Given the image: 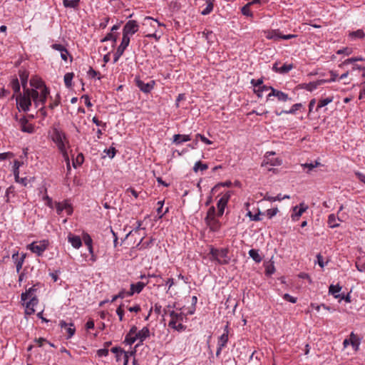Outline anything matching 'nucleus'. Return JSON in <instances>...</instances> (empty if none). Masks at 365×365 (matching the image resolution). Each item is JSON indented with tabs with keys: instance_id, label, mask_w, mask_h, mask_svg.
<instances>
[{
	"instance_id": "nucleus-37",
	"label": "nucleus",
	"mask_w": 365,
	"mask_h": 365,
	"mask_svg": "<svg viewBox=\"0 0 365 365\" xmlns=\"http://www.w3.org/2000/svg\"><path fill=\"white\" fill-rule=\"evenodd\" d=\"M251 6V4H247L241 9V13L242 15L248 17H253V13L250 11V8Z\"/></svg>"
},
{
	"instance_id": "nucleus-29",
	"label": "nucleus",
	"mask_w": 365,
	"mask_h": 365,
	"mask_svg": "<svg viewBox=\"0 0 365 365\" xmlns=\"http://www.w3.org/2000/svg\"><path fill=\"white\" fill-rule=\"evenodd\" d=\"M338 221H341L339 217H336L335 215L331 214L329 215L328 224L330 227H336L339 226Z\"/></svg>"
},
{
	"instance_id": "nucleus-21",
	"label": "nucleus",
	"mask_w": 365,
	"mask_h": 365,
	"mask_svg": "<svg viewBox=\"0 0 365 365\" xmlns=\"http://www.w3.org/2000/svg\"><path fill=\"white\" fill-rule=\"evenodd\" d=\"M270 91L271 92L267 96L268 98L271 96H274L281 101H287L289 99L287 94L282 91L276 90L272 87H270Z\"/></svg>"
},
{
	"instance_id": "nucleus-34",
	"label": "nucleus",
	"mask_w": 365,
	"mask_h": 365,
	"mask_svg": "<svg viewBox=\"0 0 365 365\" xmlns=\"http://www.w3.org/2000/svg\"><path fill=\"white\" fill-rule=\"evenodd\" d=\"M208 168V166L205 163H201V161H197L195 163L193 167V170L195 173H197L198 171H204Z\"/></svg>"
},
{
	"instance_id": "nucleus-42",
	"label": "nucleus",
	"mask_w": 365,
	"mask_h": 365,
	"mask_svg": "<svg viewBox=\"0 0 365 365\" xmlns=\"http://www.w3.org/2000/svg\"><path fill=\"white\" fill-rule=\"evenodd\" d=\"M93 122L98 126L97 133L99 135H101L102 134L101 128H103L104 127H106V123L99 120L96 117H93Z\"/></svg>"
},
{
	"instance_id": "nucleus-9",
	"label": "nucleus",
	"mask_w": 365,
	"mask_h": 365,
	"mask_svg": "<svg viewBox=\"0 0 365 365\" xmlns=\"http://www.w3.org/2000/svg\"><path fill=\"white\" fill-rule=\"evenodd\" d=\"M139 29L136 21L130 20L126 22L123 29V37H130V35L135 34Z\"/></svg>"
},
{
	"instance_id": "nucleus-46",
	"label": "nucleus",
	"mask_w": 365,
	"mask_h": 365,
	"mask_svg": "<svg viewBox=\"0 0 365 365\" xmlns=\"http://www.w3.org/2000/svg\"><path fill=\"white\" fill-rule=\"evenodd\" d=\"M126 293H127V291L121 290L118 294L113 296V297L110 300V302H114L119 298L123 299L125 297H127L128 296H127Z\"/></svg>"
},
{
	"instance_id": "nucleus-11",
	"label": "nucleus",
	"mask_w": 365,
	"mask_h": 365,
	"mask_svg": "<svg viewBox=\"0 0 365 365\" xmlns=\"http://www.w3.org/2000/svg\"><path fill=\"white\" fill-rule=\"evenodd\" d=\"M135 82L137 87L145 93H150L153 89L155 85V81H150L148 83H144L138 76L135 78Z\"/></svg>"
},
{
	"instance_id": "nucleus-26",
	"label": "nucleus",
	"mask_w": 365,
	"mask_h": 365,
	"mask_svg": "<svg viewBox=\"0 0 365 365\" xmlns=\"http://www.w3.org/2000/svg\"><path fill=\"white\" fill-rule=\"evenodd\" d=\"M350 344L352 346L355 351L359 349L360 345V339L354 332H351L349 336Z\"/></svg>"
},
{
	"instance_id": "nucleus-23",
	"label": "nucleus",
	"mask_w": 365,
	"mask_h": 365,
	"mask_svg": "<svg viewBox=\"0 0 365 365\" xmlns=\"http://www.w3.org/2000/svg\"><path fill=\"white\" fill-rule=\"evenodd\" d=\"M228 335H229V325L227 324L224 327L223 334L220 335L218 338L217 346H220L221 347L226 346L228 342Z\"/></svg>"
},
{
	"instance_id": "nucleus-4",
	"label": "nucleus",
	"mask_w": 365,
	"mask_h": 365,
	"mask_svg": "<svg viewBox=\"0 0 365 365\" xmlns=\"http://www.w3.org/2000/svg\"><path fill=\"white\" fill-rule=\"evenodd\" d=\"M210 254L212 255V260L217 261L218 264H227L230 262L227 249H216L212 247L210 250Z\"/></svg>"
},
{
	"instance_id": "nucleus-7",
	"label": "nucleus",
	"mask_w": 365,
	"mask_h": 365,
	"mask_svg": "<svg viewBox=\"0 0 365 365\" xmlns=\"http://www.w3.org/2000/svg\"><path fill=\"white\" fill-rule=\"evenodd\" d=\"M275 155V153L273 151H268L265 153L264 156L263 161L262 163V167H274L279 166L282 163V160L278 158H274L273 156Z\"/></svg>"
},
{
	"instance_id": "nucleus-44",
	"label": "nucleus",
	"mask_w": 365,
	"mask_h": 365,
	"mask_svg": "<svg viewBox=\"0 0 365 365\" xmlns=\"http://www.w3.org/2000/svg\"><path fill=\"white\" fill-rule=\"evenodd\" d=\"M135 336V335L127 334L125 338L124 343H125L127 345H132L137 341Z\"/></svg>"
},
{
	"instance_id": "nucleus-62",
	"label": "nucleus",
	"mask_w": 365,
	"mask_h": 365,
	"mask_svg": "<svg viewBox=\"0 0 365 365\" xmlns=\"http://www.w3.org/2000/svg\"><path fill=\"white\" fill-rule=\"evenodd\" d=\"M191 138H173V143L175 145H179L182 142H187L190 140Z\"/></svg>"
},
{
	"instance_id": "nucleus-24",
	"label": "nucleus",
	"mask_w": 365,
	"mask_h": 365,
	"mask_svg": "<svg viewBox=\"0 0 365 365\" xmlns=\"http://www.w3.org/2000/svg\"><path fill=\"white\" fill-rule=\"evenodd\" d=\"M342 289V287L340 286L339 284L334 285L331 284L329 287V294L332 295L335 299H339L341 293V291Z\"/></svg>"
},
{
	"instance_id": "nucleus-55",
	"label": "nucleus",
	"mask_w": 365,
	"mask_h": 365,
	"mask_svg": "<svg viewBox=\"0 0 365 365\" xmlns=\"http://www.w3.org/2000/svg\"><path fill=\"white\" fill-rule=\"evenodd\" d=\"M352 52V49L351 48H344L343 49H339L337 51V54H345L346 56L351 54Z\"/></svg>"
},
{
	"instance_id": "nucleus-10",
	"label": "nucleus",
	"mask_w": 365,
	"mask_h": 365,
	"mask_svg": "<svg viewBox=\"0 0 365 365\" xmlns=\"http://www.w3.org/2000/svg\"><path fill=\"white\" fill-rule=\"evenodd\" d=\"M231 197L230 192H226L224 193L221 197L219 199L217 207V216L221 217L225 212V209L227 205V202Z\"/></svg>"
},
{
	"instance_id": "nucleus-33",
	"label": "nucleus",
	"mask_w": 365,
	"mask_h": 365,
	"mask_svg": "<svg viewBox=\"0 0 365 365\" xmlns=\"http://www.w3.org/2000/svg\"><path fill=\"white\" fill-rule=\"evenodd\" d=\"M144 21H145V23H144V24H148V23H149V24H150V25L151 26L154 27V28H155V24H158V26H165V24H162V23H160V22H159L157 19H153V18H152V17H150V16H146V17L144 19Z\"/></svg>"
},
{
	"instance_id": "nucleus-32",
	"label": "nucleus",
	"mask_w": 365,
	"mask_h": 365,
	"mask_svg": "<svg viewBox=\"0 0 365 365\" xmlns=\"http://www.w3.org/2000/svg\"><path fill=\"white\" fill-rule=\"evenodd\" d=\"M10 87L13 90L14 93H20V84L18 78H13L9 84Z\"/></svg>"
},
{
	"instance_id": "nucleus-54",
	"label": "nucleus",
	"mask_w": 365,
	"mask_h": 365,
	"mask_svg": "<svg viewBox=\"0 0 365 365\" xmlns=\"http://www.w3.org/2000/svg\"><path fill=\"white\" fill-rule=\"evenodd\" d=\"M282 297H283V299L284 300H286L287 302H291L292 304H294V303L297 302V298L291 296L289 294H284Z\"/></svg>"
},
{
	"instance_id": "nucleus-36",
	"label": "nucleus",
	"mask_w": 365,
	"mask_h": 365,
	"mask_svg": "<svg viewBox=\"0 0 365 365\" xmlns=\"http://www.w3.org/2000/svg\"><path fill=\"white\" fill-rule=\"evenodd\" d=\"M319 164V163L318 162V160H316L314 163L302 164V167L303 168L304 170H305L306 169L307 170V173H309L314 168H316Z\"/></svg>"
},
{
	"instance_id": "nucleus-48",
	"label": "nucleus",
	"mask_w": 365,
	"mask_h": 365,
	"mask_svg": "<svg viewBox=\"0 0 365 365\" xmlns=\"http://www.w3.org/2000/svg\"><path fill=\"white\" fill-rule=\"evenodd\" d=\"M269 90H270V87L262 85L259 88L255 89V92L257 93V95L259 97H262V92L263 91H269Z\"/></svg>"
},
{
	"instance_id": "nucleus-18",
	"label": "nucleus",
	"mask_w": 365,
	"mask_h": 365,
	"mask_svg": "<svg viewBox=\"0 0 365 365\" xmlns=\"http://www.w3.org/2000/svg\"><path fill=\"white\" fill-rule=\"evenodd\" d=\"M11 257L16 265V272L19 273L22 268L26 255L24 254H21V255L19 256V252H16L12 255Z\"/></svg>"
},
{
	"instance_id": "nucleus-8",
	"label": "nucleus",
	"mask_w": 365,
	"mask_h": 365,
	"mask_svg": "<svg viewBox=\"0 0 365 365\" xmlns=\"http://www.w3.org/2000/svg\"><path fill=\"white\" fill-rule=\"evenodd\" d=\"M48 242L45 240L39 242H34L28 245V249L32 252L36 254L38 256L43 255L44 251L47 249Z\"/></svg>"
},
{
	"instance_id": "nucleus-13",
	"label": "nucleus",
	"mask_w": 365,
	"mask_h": 365,
	"mask_svg": "<svg viewBox=\"0 0 365 365\" xmlns=\"http://www.w3.org/2000/svg\"><path fill=\"white\" fill-rule=\"evenodd\" d=\"M17 128L22 132L28 134L33 133L35 129L34 126L25 117H22L19 120Z\"/></svg>"
},
{
	"instance_id": "nucleus-56",
	"label": "nucleus",
	"mask_w": 365,
	"mask_h": 365,
	"mask_svg": "<svg viewBox=\"0 0 365 365\" xmlns=\"http://www.w3.org/2000/svg\"><path fill=\"white\" fill-rule=\"evenodd\" d=\"M116 314L119 317V320L121 322L123 320L124 311L122 309V305H120L116 309Z\"/></svg>"
},
{
	"instance_id": "nucleus-64",
	"label": "nucleus",
	"mask_w": 365,
	"mask_h": 365,
	"mask_svg": "<svg viewBox=\"0 0 365 365\" xmlns=\"http://www.w3.org/2000/svg\"><path fill=\"white\" fill-rule=\"evenodd\" d=\"M355 175H356L357 178L363 182L364 184H365V175L361 173H359V172H356L355 173Z\"/></svg>"
},
{
	"instance_id": "nucleus-53",
	"label": "nucleus",
	"mask_w": 365,
	"mask_h": 365,
	"mask_svg": "<svg viewBox=\"0 0 365 365\" xmlns=\"http://www.w3.org/2000/svg\"><path fill=\"white\" fill-rule=\"evenodd\" d=\"M317 86H318L317 81L312 82L308 84H306L305 88L309 91H312L317 88Z\"/></svg>"
},
{
	"instance_id": "nucleus-6",
	"label": "nucleus",
	"mask_w": 365,
	"mask_h": 365,
	"mask_svg": "<svg viewBox=\"0 0 365 365\" xmlns=\"http://www.w3.org/2000/svg\"><path fill=\"white\" fill-rule=\"evenodd\" d=\"M55 208L58 215H61L63 211H65L68 216L72 215L73 208L70 200L66 199L61 202H55Z\"/></svg>"
},
{
	"instance_id": "nucleus-59",
	"label": "nucleus",
	"mask_w": 365,
	"mask_h": 365,
	"mask_svg": "<svg viewBox=\"0 0 365 365\" xmlns=\"http://www.w3.org/2000/svg\"><path fill=\"white\" fill-rule=\"evenodd\" d=\"M278 212L277 208L269 209L267 210V214L269 218L273 217Z\"/></svg>"
},
{
	"instance_id": "nucleus-45",
	"label": "nucleus",
	"mask_w": 365,
	"mask_h": 365,
	"mask_svg": "<svg viewBox=\"0 0 365 365\" xmlns=\"http://www.w3.org/2000/svg\"><path fill=\"white\" fill-rule=\"evenodd\" d=\"M108 41H112L115 43L117 41V36L112 32L107 34L106 36L101 39V42H106Z\"/></svg>"
},
{
	"instance_id": "nucleus-40",
	"label": "nucleus",
	"mask_w": 365,
	"mask_h": 365,
	"mask_svg": "<svg viewBox=\"0 0 365 365\" xmlns=\"http://www.w3.org/2000/svg\"><path fill=\"white\" fill-rule=\"evenodd\" d=\"M143 238H142L140 240V241L139 242V243L137 245V247H138L139 250L146 249V248L150 247L154 240L153 239L151 238L149 241L143 242Z\"/></svg>"
},
{
	"instance_id": "nucleus-20",
	"label": "nucleus",
	"mask_w": 365,
	"mask_h": 365,
	"mask_svg": "<svg viewBox=\"0 0 365 365\" xmlns=\"http://www.w3.org/2000/svg\"><path fill=\"white\" fill-rule=\"evenodd\" d=\"M51 48L53 50L59 51L61 53V58H62V60H63L64 61H67L68 57L70 55H69L68 50L66 49V48L64 46H63L62 44H59V43H53L51 45Z\"/></svg>"
},
{
	"instance_id": "nucleus-28",
	"label": "nucleus",
	"mask_w": 365,
	"mask_h": 365,
	"mask_svg": "<svg viewBox=\"0 0 365 365\" xmlns=\"http://www.w3.org/2000/svg\"><path fill=\"white\" fill-rule=\"evenodd\" d=\"M365 36V33L362 29H358L355 31H351L349 34V37L351 40H355L357 38H363Z\"/></svg>"
},
{
	"instance_id": "nucleus-49",
	"label": "nucleus",
	"mask_w": 365,
	"mask_h": 365,
	"mask_svg": "<svg viewBox=\"0 0 365 365\" xmlns=\"http://www.w3.org/2000/svg\"><path fill=\"white\" fill-rule=\"evenodd\" d=\"M351 293L349 292L346 294H344V293H341L338 302H340L341 300H344L347 303H350L351 302Z\"/></svg>"
},
{
	"instance_id": "nucleus-5",
	"label": "nucleus",
	"mask_w": 365,
	"mask_h": 365,
	"mask_svg": "<svg viewBox=\"0 0 365 365\" xmlns=\"http://www.w3.org/2000/svg\"><path fill=\"white\" fill-rule=\"evenodd\" d=\"M170 321L169 322L168 326L178 331H182L185 329V326H184L181 322L183 319V314L182 312H178L175 311H171L170 312Z\"/></svg>"
},
{
	"instance_id": "nucleus-63",
	"label": "nucleus",
	"mask_w": 365,
	"mask_h": 365,
	"mask_svg": "<svg viewBox=\"0 0 365 365\" xmlns=\"http://www.w3.org/2000/svg\"><path fill=\"white\" fill-rule=\"evenodd\" d=\"M108 22H109V18L108 17L104 18L99 24L100 28L105 29L107 26Z\"/></svg>"
},
{
	"instance_id": "nucleus-58",
	"label": "nucleus",
	"mask_w": 365,
	"mask_h": 365,
	"mask_svg": "<svg viewBox=\"0 0 365 365\" xmlns=\"http://www.w3.org/2000/svg\"><path fill=\"white\" fill-rule=\"evenodd\" d=\"M15 181L18 183L21 184L24 186H26L28 185V182H29L27 178H20L19 176V179L18 178L15 179Z\"/></svg>"
},
{
	"instance_id": "nucleus-51",
	"label": "nucleus",
	"mask_w": 365,
	"mask_h": 365,
	"mask_svg": "<svg viewBox=\"0 0 365 365\" xmlns=\"http://www.w3.org/2000/svg\"><path fill=\"white\" fill-rule=\"evenodd\" d=\"M333 101L332 96H329L325 98H321V108L326 106Z\"/></svg>"
},
{
	"instance_id": "nucleus-31",
	"label": "nucleus",
	"mask_w": 365,
	"mask_h": 365,
	"mask_svg": "<svg viewBox=\"0 0 365 365\" xmlns=\"http://www.w3.org/2000/svg\"><path fill=\"white\" fill-rule=\"evenodd\" d=\"M249 255L255 262L257 263H259L262 259L257 250L251 249L249 251Z\"/></svg>"
},
{
	"instance_id": "nucleus-61",
	"label": "nucleus",
	"mask_w": 365,
	"mask_h": 365,
	"mask_svg": "<svg viewBox=\"0 0 365 365\" xmlns=\"http://www.w3.org/2000/svg\"><path fill=\"white\" fill-rule=\"evenodd\" d=\"M362 58H351L344 61V64L352 63L358 61H363Z\"/></svg>"
},
{
	"instance_id": "nucleus-47",
	"label": "nucleus",
	"mask_w": 365,
	"mask_h": 365,
	"mask_svg": "<svg viewBox=\"0 0 365 365\" xmlns=\"http://www.w3.org/2000/svg\"><path fill=\"white\" fill-rule=\"evenodd\" d=\"M264 199L269 202L281 201L282 200V194H278L277 196L265 195Z\"/></svg>"
},
{
	"instance_id": "nucleus-39",
	"label": "nucleus",
	"mask_w": 365,
	"mask_h": 365,
	"mask_svg": "<svg viewBox=\"0 0 365 365\" xmlns=\"http://www.w3.org/2000/svg\"><path fill=\"white\" fill-rule=\"evenodd\" d=\"M84 161V157L82 153H78L76 159L73 160V166L76 168L83 164Z\"/></svg>"
},
{
	"instance_id": "nucleus-25",
	"label": "nucleus",
	"mask_w": 365,
	"mask_h": 365,
	"mask_svg": "<svg viewBox=\"0 0 365 365\" xmlns=\"http://www.w3.org/2000/svg\"><path fill=\"white\" fill-rule=\"evenodd\" d=\"M206 222L210 229L213 232H217L220 228V222L215 217H212L211 218L206 220Z\"/></svg>"
},
{
	"instance_id": "nucleus-52",
	"label": "nucleus",
	"mask_w": 365,
	"mask_h": 365,
	"mask_svg": "<svg viewBox=\"0 0 365 365\" xmlns=\"http://www.w3.org/2000/svg\"><path fill=\"white\" fill-rule=\"evenodd\" d=\"M263 81L262 78L259 79H252L251 81L252 85L255 87V89L259 88L262 85Z\"/></svg>"
},
{
	"instance_id": "nucleus-3",
	"label": "nucleus",
	"mask_w": 365,
	"mask_h": 365,
	"mask_svg": "<svg viewBox=\"0 0 365 365\" xmlns=\"http://www.w3.org/2000/svg\"><path fill=\"white\" fill-rule=\"evenodd\" d=\"M56 146L58 147L60 152L62 153L63 159L66 163V167L68 171L71 170L70 160L68 155V149L70 145L68 141V138H52Z\"/></svg>"
},
{
	"instance_id": "nucleus-30",
	"label": "nucleus",
	"mask_w": 365,
	"mask_h": 365,
	"mask_svg": "<svg viewBox=\"0 0 365 365\" xmlns=\"http://www.w3.org/2000/svg\"><path fill=\"white\" fill-rule=\"evenodd\" d=\"M63 6L66 8L77 9L80 4V0H63Z\"/></svg>"
},
{
	"instance_id": "nucleus-38",
	"label": "nucleus",
	"mask_w": 365,
	"mask_h": 365,
	"mask_svg": "<svg viewBox=\"0 0 365 365\" xmlns=\"http://www.w3.org/2000/svg\"><path fill=\"white\" fill-rule=\"evenodd\" d=\"M158 207L157 208V212L158 215V218L160 219L163 217V215L168 212V208H166L165 212H163V207L164 205V201H158Z\"/></svg>"
},
{
	"instance_id": "nucleus-19",
	"label": "nucleus",
	"mask_w": 365,
	"mask_h": 365,
	"mask_svg": "<svg viewBox=\"0 0 365 365\" xmlns=\"http://www.w3.org/2000/svg\"><path fill=\"white\" fill-rule=\"evenodd\" d=\"M67 238L68 242L73 248L79 249L82 246V240L79 236L69 233Z\"/></svg>"
},
{
	"instance_id": "nucleus-60",
	"label": "nucleus",
	"mask_w": 365,
	"mask_h": 365,
	"mask_svg": "<svg viewBox=\"0 0 365 365\" xmlns=\"http://www.w3.org/2000/svg\"><path fill=\"white\" fill-rule=\"evenodd\" d=\"M215 208L214 207H211L209 208L207 211V216L206 217V220H208L209 218L215 217Z\"/></svg>"
},
{
	"instance_id": "nucleus-14",
	"label": "nucleus",
	"mask_w": 365,
	"mask_h": 365,
	"mask_svg": "<svg viewBox=\"0 0 365 365\" xmlns=\"http://www.w3.org/2000/svg\"><path fill=\"white\" fill-rule=\"evenodd\" d=\"M307 206L304 203H300L292 208L291 218L293 221L299 220L302 215L306 211Z\"/></svg>"
},
{
	"instance_id": "nucleus-43",
	"label": "nucleus",
	"mask_w": 365,
	"mask_h": 365,
	"mask_svg": "<svg viewBox=\"0 0 365 365\" xmlns=\"http://www.w3.org/2000/svg\"><path fill=\"white\" fill-rule=\"evenodd\" d=\"M293 68L292 64H287L284 63L283 66L279 68L278 70H277V72L280 73H288L289 71H291Z\"/></svg>"
},
{
	"instance_id": "nucleus-22",
	"label": "nucleus",
	"mask_w": 365,
	"mask_h": 365,
	"mask_svg": "<svg viewBox=\"0 0 365 365\" xmlns=\"http://www.w3.org/2000/svg\"><path fill=\"white\" fill-rule=\"evenodd\" d=\"M266 38L273 41L280 40L281 31L279 29H270L264 31Z\"/></svg>"
},
{
	"instance_id": "nucleus-57",
	"label": "nucleus",
	"mask_w": 365,
	"mask_h": 365,
	"mask_svg": "<svg viewBox=\"0 0 365 365\" xmlns=\"http://www.w3.org/2000/svg\"><path fill=\"white\" fill-rule=\"evenodd\" d=\"M108 354V349L106 348L98 349L97 351V355L99 357L106 356Z\"/></svg>"
},
{
	"instance_id": "nucleus-41",
	"label": "nucleus",
	"mask_w": 365,
	"mask_h": 365,
	"mask_svg": "<svg viewBox=\"0 0 365 365\" xmlns=\"http://www.w3.org/2000/svg\"><path fill=\"white\" fill-rule=\"evenodd\" d=\"M82 240H83L85 245L87 247H90L91 245H93V240L90 235L87 232L83 233Z\"/></svg>"
},
{
	"instance_id": "nucleus-27",
	"label": "nucleus",
	"mask_w": 365,
	"mask_h": 365,
	"mask_svg": "<svg viewBox=\"0 0 365 365\" xmlns=\"http://www.w3.org/2000/svg\"><path fill=\"white\" fill-rule=\"evenodd\" d=\"M115 154L116 149L114 147L111 146L108 148L104 149L102 154V158H105L106 157H108L110 159H113L115 157Z\"/></svg>"
},
{
	"instance_id": "nucleus-1",
	"label": "nucleus",
	"mask_w": 365,
	"mask_h": 365,
	"mask_svg": "<svg viewBox=\"0 0 365 365\" xmlns=\"http://www.w3.org/2000/svg\"><path fill=\"white\" fill-rule=\"evenodd\" d=\"M23 93L16 97V106L19 110L28 112L30 110L32 103L35 108L38 109L36 114L39 113L43 118L47 115L45 103L50 94L48 88L44 82L38 78L30 80L31 88H27V76L20 74Z\"/></svg>"
},
{
	"instance_id": "nucleus-50",
	"label": "nucleus",
	"mask_w": 365,
	"mask_h": 365,
	"mask_svg": "<svg viewBox=\"0 0 365 365\" xmlns=\"http://www.w3.org/2000/svg\"><path fill=\"white\" fill-rule=\"evenodd\" d=\"M43 200L46 202L45 204L46 206H48L50 208L53 207V202L52 199L47 195H44L43 197Z\"/></svg>"
},
{
	"instance_id": "nucleus-16",
	"label": "nucleus",
	"mask_w": 365,
	"mask_h": 365,
	"mask_svg": "<svg viewBox=\"0 0 365 365\" xmlns=\"http://www.w3.org/2000/svg\"><path fill=\"white\" fill-rule=\"evenodd\" d=\"M135 338L138 343L135 345V347L143 344V342L150 336V330L147 327H144L142 329L138 331L135 334Z\"/></svg>"
},
{
	"instance_id": "nucleus-15",
	"label": "nucleus",
	"mask_w": 365,
	"mask_h": 365,
	"mask_svg": "<svg viewBox=\"0 0 365 365\" xmlns=\"http://www.w3.org/2000/svg\"><path fill=\"white\" fill-rule=\"evenodd\" d=\"M148 282H138L137 283H133L130 284V289L129 291H127V296H133L135 294L140 293L144 287L148 284Z\"/></svg>"
},
{
	"instance_id": "nucleus-17",
	"label": "nucleus",
	"mask_w": 365,
	"mask_h": 365,
	"mask_svg": "<svg viewBox=\"0 0 365 365\" xmlns=\"http://www.w3.org/2000/svg\"><path fill=\"white\" fill-rule=\"evenodd\" d=\"M59 326L61 329H65L67 334V339H71L76 332V328L73 323L68 324L65 321L61 320L59 322Z\"/></svg>"
},
{
	"instance_id": "nucleus-2",
	"label": "nucleus",
	"mask_w": 365,
	"mask_h": 365,
	"mask_svg": "<svg viewBox=\"0 0 365 365\" xmlns=\"http://www.w3.org/2000/svg\"><path fill=\"white\" fill-rule=\"evenodd\" d=\"M36 288L34 285L23 292L21 295L22 304L25 307V314L31 315L35 312L34 307L38 304V299L36 297Z\"/></svg>"
},
{
	"instance_id": "nucleus-35",
	"label": "nucleus",
	"mask_w": 365,
	"mask_h": 365,
	"mask_svg": "<svg viewBox=\"0 0 365 365\" xmlns=\"http://www.w3.org/2000/svg\"><path fill=\"white\" fill-rule=\"evenodd\" d=\"M73 76H74L73 73H66L64 75V77H63L64 83L67 88L71 87Z\"/></svg>"
},
{
	"instance_id": "nucleus-12",
	"label": "nucleus",
	"mask_w": 365,
	"mask_h": 365,
	"mask_svg": "<svg viewBox=\"0 0 365 365\" xmlns=\"http://www.w3.org/2000/svg\"><path fill=\"white\" fill-rule=\"evenodd\" d=\"M130 43V37H122V41L114 53L113 63H115L123 54L125 50Z\"/></svg>"
}]
</instances>
